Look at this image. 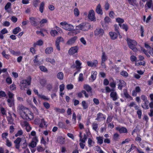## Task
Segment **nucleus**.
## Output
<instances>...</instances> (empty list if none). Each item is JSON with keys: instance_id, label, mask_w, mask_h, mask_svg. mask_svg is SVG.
Here are the masks:
<instances>
[{"instance_id": "1", "label": "nucleus", "mask_w": 153, "mask_h": 153, "mask_svg": "<svg viewBox=\"0 0 153 153\" xmlns=\"http://www.w3.org/2000/svg\"><path fill=\"white\" fill-rule=\"evenodd\" d=\"M21 117L24 119L30 120H31L33 118V113L27 108L25 109L23 112L22 111L20 114Z\"/></svg>"}, {"instance_id": "2", "label": "nucleus", "mask_w": 153, "mask_h": 153, "mask_svg": "<svg viewBox=\"0 0 153 153\" xmlns=\"http://www.w3.org/2000/svg\"><path fill=\"white\" fill-rule=\"evenodd\" d=\"M31 82V78L30 77H28L27 79H23L20 82V86L21 90L25 89L27 88V86L30 85Z\"/></svg>"}, {"instance_id": "3", "label": "nucleus", "mask_w": 153, "mask_h": 153, "mask_svg": "<svg viewBox=\"0 0 153 153\" xmlns=\"http://www.w3.org/2000/svg\"><path fill=\"white\" fill-rule=\"evenodd\" d=\"M127 42L129 48L131 49L134 52H136L137 51V48L136 47L137 43L135 41L128 38L127 39Z\"/></svg>"}, {"instance_id": "4", "label": "nucleus", "mask_w": 153, "mask_h": 153, "mask_svg": "<svg viewBox=\"0 0 153 153\" xmlns=\"http://www.w3.org/2000/svg\"><path fill=\"white\" fill-rule=\"evenodd\" d=\"M91 27V25L88 23H82L76 26V28L77 30L85 31L88 30Z\"/></svg>"}, {"instance_id": "5", "label": "nucleus", "mask_w": 153, "mask_h": 153, "mask_svg": "<svg viewBox=\"0 0 153 153\" xmlns=\"http://www.w3.org/2000/svg\"><path fill=\"white\" fill-rule=\"evenodd\" d=\"M146 12L148 9L151 8L153 11V2L152 0H149L147 1L145 6Z\"/></svg>"}, {"instance_id": "6", "label": "nucleus", "mask_w": 153, "mask_h": 153, "mask_svg": "<svg viewBox=\"0 0 153 153\" xmlns=\"http://www.w3.org/2000/svg\"><path fill=\"white\" fill-rule=\"evenodd\" d=\"M104 33V30L101 28H97L94 31V35L96 36H102Z\"/></svg>"}, {"instance_id": "7", "label": "nucleus", "mask_w": 153, "mask_h": 153, "mask_svg": "<svg viewBox=\"0 0 153 153\" xmlns=\"http://www.w3.org/2000/svg\"><path fill=\"white\" fill-rule=\"evenodd\" d=\"M30 22L32 25L36 27L39 25L38 22L37 21L36 18L33 17H31L29 18Z\"/></svg>"}, {"instance_id": "8", "label": "nucleus", "mask_w": 153, "mask_h": 153, "mask_svg": "<svg viewBox=\"0 0 153 153\" xmlns=\"http://www.w3.org/2000/svg\"><path fill=\"white\" fill-rule=\"evenodd\" d=\"M78 49L77 46L72 47L69 50L68 53L69 55H73L77 52Z\"/></svg>"}, {"instance_id": "9", "label": "nucleus", "mask_w": 153, "mask_h": 153, "mask_svg": "<svg viewBox=\"0 0 153 153\" xmlns=\"http://www.w3.org/2000/svg\"><path fill=\"white\" fill-rule=\"evenodd\" d=\"M88 17V19L91 21H93L95 19V13L93 10H91L89 11Z\"/></svg>"}, {"instance_id": "10", "label": "nucleus", "mask_w": 153, "mask_h": 153, "mask_svg": "<svg viewBox=\"0 0 153 153\" xmlns=\"http://www.w3.org/2000/svg\"><path fill=\"white\" fill-rule=\"evenodd\" d=\"M110 96L113 101L116 100L118 98V97L116 92L115 90L112 91L110 94Z\"/></svg>"}, {"instance_id": "11", "label": "nucleus", "mask_w": 153, "mask_h": 153, "mask_svg": "<svg viewBox=\"0 0 153 153\" xmlns=\"http://www.w3.org/2000/svg\"><path fill=\"white\" fill-rule=\"evenodd\" d=\"M22 141V139L20 137L17 138L14 141V143L15 144V147L17 149L19 148L20 145V143Z\"/></svg>"}, {"instance_id": "12", "label": "nucleus", "mask_w": 153, "mask_h": 153, "mask_svg": "<svg viewBox=\"0 0 153 153\" xmlns=\"http://www.w3.org/2000/svg\"><path fill=\"white\" fill-rule=\"evenodd\" d=\"M119 82L118 88L120 90H122V88L126 86V83L124 81L120 79L119 80Z\"/></svg>"}, {"instance_id": "13", "label": "nucleus", "mask_w": 153, "mask_h": 153, "mask_svg": "<svg viewBox=\"0 0 153 153\" xmlns=\"http://www.w3.org/2000/svg\"><path fill=\"white\" fill-rule=\"evenodd\" d=\"M98 63L97 61L96 60H94L93 62L91 61L87 62L88 66L91 67H96Z\"/></svg>"}, {"instance_id": "14", "label": "nucleus", "mask_w": 153, "mask_h": 153, "mask_svg": "<svg viewBox=\"0 0 153 153\" xmlns=\"http://www.w3.org/2000/svg\"><path fill=\"white\" fill-rule=\"evenodd\" d=\"M77 38V37L76 36L71 38L67 42L66 44L68 45H71L73 44L75 42Z\"/></svg>"}, {"instance_id": "15", "label": "nucleus", "mask_w": 153, "mask_h": 153, "mask_svg": "<svg viewBox=\"0 0 153 153\" xmlns=\"http://www.w3.org/2000/svg\"><path fill=\"white\" fill-rule=\"evenodd\" d=\"M83 88L88 93L92 94V89L89 85H84Z\"/></svg>"}, {"instance_id": "16", "label": "nucleus", "mask_w": 153, "mask_h": 153, "mask_svg": "<svg viewBox=\"0 0 153 153\" xmlns=\"http://www.w3.org/2000/svg\"><path fill=\"white\" fill-rule=\"evenodd\" d=\"M116 130L119 131L120 133H126L127 132V129L124 127L121 128L120 127H117L116 128Z\"/></svg>"}, {"instance_id": "17", "label": "nucleus", "mask_w": 153, "mask_h": 153, "mask_svg": "<svg viewBox=\"0 0 153 153\" xmlns=\"http://www.w3.org/2000/svg\"><path fill=\"white\" fill-rule=\"evenodd\" d=\"M22 125L26 127V129L27 132H29L31 130V128L29 126L28 123L26 121L22 123Z\"/></svg>"}, {"instance_id": "18", "label": "nucleus", "mask_w": 153, "mask_h": 153, "mask_svg": "<svg viewBox=\"0 0 153 153\" xmlns=\"http://www.w3.org/2000/svg\"><path fill=\"white\" fill-rule=\"evenodd\" d=\"M96 11V12L98 14L100 15H102L103 14L102 9L101 8V5L100 4H99L97 5Z\"/></svg>"}, {"instance_id": "19", "label": "nucleus", "mask_w": 153, "mask_h": 153, "mask_svg": "<svg viewBox=\"0 0 153 153\" xmlns=\"http://www.w3.org/2000/svg\"><path fill=\"white\" fill-rule=\"evenodd\" d=\"M109 35L112 39L114 40L117 38L118 35H119L117 33H116L112 32H111L109 33Z\"/></svg>"}, {"instance_id": "20", "label": "nucleus", "mask_w": 153, "mask_h": 153, "mask_svg": "<svg viewBox=\"0 0 153 153\" xmlns=\"http://www.w3.org/2000/svg\"><path fill=\"white\" fill-rule=\"evenodd\" d=\"M57 142L61 144H63L65 143V138L62 137H59L57 138Z\"/></svg>"}, {"instance_id": "21", "label": "nucleus", "mask_w": 153, "mask_h": 153, "mask_svg": "<svg viewBox=\"0 0 153 153\" xmlns=\"http://www.w3.org/2000/svg\"><path fill=\"white\" fill-rule=\"evenodd\" d=\"M63 28L66 30L71 31L73 29V26L71 25L67 24L66 25L63 27Z\"/></svg>"}, {"instance_id": "22", "label": "nucleus", "mask_w": 153, "mask_h": 153, "mask_svg": "<svg viewBox=\"0 0 153 153\" xmlns=\"http://www.w3.org/2000/svg\"><path fill=\"white\" fill-rule=\"evenodd\" d=\"M7 102L10 107H11L14 105V99H8L7 100Z\"/></svg>"}, {"instance_id": "23", "label": "nucleus", "mask_w": 153, "mask_h": 153, "mask_svg": "<svg viewBox=\"0 0 153 153\" xmlns=\"http://www.w3.org/2000/svg\"><path fill=\"white\" fill-rule=\"evenodd\" d=\"M53 48L52 47L47 48L45 50V53L47 54H50L53 51Z\"/></svg>"}, {"instance_id": "24", "label": "nucleus", "mask_w": 153, "mask_h": 153, "mask_svg": "<svg viewBox=\"0 0 153 153\" xmlns=\"http://www.w3.org/2000/svg\"><path fill=\"white\" fill-rule=\"evenodd\" d=\"M101 56V61L105 62L107 59V56L105 52L102 51Z\"/></svg>"}, {"instance_id": "25", "label": "nucleus", "mask_w": 153, "mask_h": 153, "mask_svg": "<svg viewBox=\"0 0 153 153\" xmlns=\"http://www.w3.org/2000/svg\"><path fill=\"white\" fill-rule=\"evenodd\" d=\"M75 63L76 65V69L80 70V69L81 68V63L79 61L77 60L76 61Z\"/></svg>"}, {"instance_id": "26", "label": "nucleus", "mask_w": 153, "mask_h": 153, "mask_svg": "<svg viewBox=\"0 0 153 153\" xmlns=\"http://www.w3.org/2000/svg\"><path fill=\"white\" fill-rule=\"evenodd\" d=\"M57 77L59 80H62L64 77V74L62 72H60L57 74Z\"/></svg>"}, {"instance_id": "27", "label": "nucleus", "mask_w": 153, "mask_h": 153, "mask_svg": "<svg viewBox=\"0 0 153 153\" xmlns=\"http://www.w3.org/2000/svg\"><path fill=\"white\" fill-rule=\"evenodd\" d=\"M144 105H142V107L144 109H148L149 108L148 105L149 103V101L148 100H147L144 102Z\"/></svg>"}, {"instance_id": "28", "label": "nucleus", "mask_w": 153, "mask_h": 153, "mask_svg": "<svg viewBox=\"0 0 153 153\" xmlns=\"http://www.w3.org/2000/svg\"><path fill=\"white\" fill-rule=\"evenodd\" d=\"M96 139L97 140V142L98 143L101 144L103 143V137H97Z\"/></svg>"}, {"instance_id": "29", "label": "nucleus", "mask_w": 153, "mask_h": 153, "mask_svg": "<svg viewBox=\"0 0 153 153\" xmlns=\"http://www.w3.org/2000/svg\"><path fill=\"white\" fill-rule=\"evenodd\" d=\"M54 110L56 112H59L61 113H64L65 111L64 109H60L59 108H55L54 109Z\"/></svg>"}, {"instance_id": "30", "label": "nucleus", "mask_w": 153, "mask_h": 153, "mask_svg": "<svg viewBox=\"0 0 153 153\" xmlns=\"http://www.w3.org/2000/svg\"><path fill=\"white\" fill-rule=\"evenodd\" d=\"M20 31V28L19 27H17L13 30V33L14 34H16Z\"/></svg>"}, {"instance_id": "31", "label": "nucleus", "mask_w": 153, "mask_h": 153, "mask_svg": "<svg viewBox=\"0 0 153 153\" xmlns=\"http://www.w3.org/2000/svg\"><path fill=\"white\" fill-rule=\"evenodd\" d=\"M97 118L96 119V120L97 121H99L100 119L102 118H104V119H105V118L103 117V114L101 113H99L97 114Z\"/></svg>"}, {"instance_id": "32", "label": "nucleus", "mask_w": 153, "mask_h": 153, "mask_svg": "<svg viewBox=\"0 0 153 153\" xmlns=\"http://www.w3.org/2000/svg\"><path fill=\"white\" fill-rule=\"evenodd\" d=\"M44 5L45 3L43 2H42L40 4L39 10L40 12L42 13L43 12Z\"/></svg>"}, {"instance_id": "33", "label": "nucleus", "mask_w": 153, "mask_h": 153, "mask_svg": "<svg viewBox=\"0 0 153 153\" xmlns=\"http://www.w3.org/2000/svg\"><path fill=\"white\" fill-rule=\"evenodd\" d=\"M45 60L47 62H50L52 64H54L55 62L54 59H51L50 58H47Z\"/></svg>"}, {"instance_id": "34", "label": "nucleus", "mask_w": 153, "mask_h": 153, "mask_svg": "<svg viewBox=\"0 0 153 153\" xmlns=\"http://www.w3.org/2000/svg\"><path fill=\"white\" fill-rule=\"evenodd\" d=\"M97 72L96 71H92L91 72V78L93 80H94L96 78L97 75Z\"/></svg>"}, {"instance_id": "35", "label": "nucleus", "mask_w": 153, "mask_h": 153, "mask_svg": "<svg viewBox=\"0 0 153 153\" xmlns=\"http://www.w3.org/2000/svg\"><path fill=\"white\" fill-rule=\"evenodd\" d=\"M26 108L22 105H21L19 107V111L20 114L21 113L22 111L23 112L24 110H25V109H27Z\"/></svg>"}, {"instance_id": "36", "label": "nucleus", "mask_w": 153, "mask_h": 153, "mask_svg": "<svg viewBox=\"0 0 153 153\" xmlns=\"http://www.w3.org/2000/svg\"><path fill=\"white\" fill-rule=\"evenodd\" d=\"M51 35L53 36H55L58 35L59 33L58 32L55 30H52L51 32Z\"/></svg>"}, {"instance_id": "37", "label": "nucleus", "mask_w": 153, "mask_h": 153, "mask_svg": "<svg viewBox=\"0 0 153 153\" xmlns=\"http://www.w3.org/2000/svg\"><path fill=\"white\" fill-rule=\"evenodd\" d=\"M58 126L59 127L61 128H65L66 127L64 123L62 122H59Z\"/></svg>"}, {"instance_id": "38", "label": "nucleus", "mask_w": 153, "mask_h": 153, "mask_svg": "<svg viewBox=\"0 0 153 153\" xmlns=\"http://www.w3.org/2000/svg\"><path fill=\"white\" fill-rule=\"evenodd\" d=\"M109 85L110 87L112 88V89H114L116 87V82L113 80L112 82L110 83Z\"/></svg>"}, {"instance_id": "39", "label": "nucleus", "mask_w": 153, "mask_h": 153, "mask_svg": "<svg viewBox=\"0 0 153 153\" xmlns=\"http://www.w3.org/2000/svg\"><path fill=\"white\" fill-rule=\"evenodd\" d=\"M23 143L21 144L22 147L23 149H25L27 146V144L26 142V140L25 139H23Z\"/></svg>"}, {"instance_id": "40", "label": "nucleus", "mask_w": 153, "mask_h": 153, "mask_svg": "<svg viewBox=\"0 0 153 153\" xmlns=\"http://www.w3.org/2000/svg\"><path fill=\"white\" fill-rule=\"evenodd\" d=\"M36 142L34 141H31V143L29 145V146L31 147L32 148H34L36 145Z\"/></svg>"}, {"instance_id": "41", "label": "nucleus", "mask_w": 153, "mask_h": 153, "mask_svg": "<svg viewBox=\"0 0 153 153\" xmlns=\"http://www.w3.org/2000/svg\"><path fill=\"white\" fill-rule=\"evenodd\" d=\"M40 70L43 72H47L48 70L46 67L43 66L41 65L39 66Z\"/></svg>"}, {"instance_id": "42", "label": "nucleus", "mask_w": 153, "mask_h": 153, "mask_svg": "<svg viewBox=\"0 0 153 153\" xmlns=\"http://www.w3.org/2000/svg\"><path fill=\"white\" fill-rule=\"evenodd\" d=\"M82 105L83 106V108L84 109H86L88 107V105L86 103L85 101H83L82 102Z\"/></svg>"}, {"instance_id": "43", "label": "nucleus", "mask_w": 153, "mask_h": 153, "mask_svg": "<svg viewBox=\"0 0 153 153\" xmlns=\"http://www.w3.org/2000/svg\"><path fill=\"white\" fill-rule=\"evenodd\" d=\"M105 89L106 90V92L109 93L110 92H111L112 91H113L115 90V89H111L108 86H106L105 88Z\"/></svg>"}, {"instance_id": "44", "label": "nucleus", "mask_w": 153, "mask_h": 153, "mask_svg": "<svg viewBox=\"0 0 153 153\" xmlns=\"http://www.w3.org/2000/svg\"><path fill=\"white\" fill-rule=\"evenodd\" d=\"M64 39L63 38L59 37L57 38L56 39V42H57V43H59L60 42H64Z\"/></svg>"}, {"instance_id": "45", "label": "nucleus", "mask_w": 153, "mask_h": 153, "mask_svg": "<svg viewBox=\"0 0 153 153\" xmlns=\"http://www.w3.org/2000/svg\"><path fill=\"white\" fill-rule=\"evenodd\" d=\"M120 74L121 75L123 76L124 77H127L128 76V74L126 71H123L120 73Z\"/></svg>"}, {"instance_id": "46", "label": "nucleus", "mask_w": 153, "mask_h": 153, "mask_svg": "<svg viewBox=\"0 0 153 153\" xmlns=\"http://www.w3.org/2000/svg\"><path fill=\"white\" fill-rule=\"evenodd\" d=\"M74 13L75 15L76 16H78L79 14V11L77 8H76L74 9Z\"/></svg>"}, {"instance_id": "47", "label": "nucleus", "mask_w": 153, "mask_h": 153, "mask_svg": "<svg viewBox=\"0 0 153 153\" xmlns=\"http://www.w3.org/2000/svg\"><path fill=\"white\" fill-rule=\"evenodd\" d=\"M136 148H137L136 146H134L133 144H131V148L126 152V153H129L132 150Z\"/></svg>"}, {"instance_id": "48", "label": "nucleus", "mask_w": 153, "mask_h": 153, "mask_svg": "<svg viewBox=\"0 0 153 153\" xmlns=\"http://www.w3.org/2000/svg\"><path fill=\"white\" fill-rule=\"evenodd\" d=\"M128 2L131 5L134 6L136 4L137 1L136 0H128Z\"/></svg>"}, {"instance_id": "49", "label": "nucleus", "mask_w": 153, "mask_h": 153, "mask_svg": "<svg viewBox=\"0 0 153 153\" xmlns=\"http://www.w3.org/2000/svg\"><path fill=\"white\" fill-rule=\"evenodd\" d=\"M104 22L106 24H108L111 22V19L109 17L106 16L104 18Z\"/></svg>"}, {"instance_id": "50", "label": "nucleus", "mask_w": 153, "mask_h": 153, "mask_svg": "<svg viewBox=\"0 0 153 153\" xmlns=\"http://www.w3.org/2000/svg\"><path fill=\"white\" fill-rule=\"evenodd\" d=\"M45 122L44 119H42L41 120V123L39 125V127L41 128H42L44 126V125H45Z\"/></svg>"}, {"instance_id": "51", "label": "nucleus", "mask_w": 153, "mask_h": 153, "mask_svg": "<svg viewBox=\"0 0 153 153\" xmlns=\"http://www.w3.org/2000/svg\"><path fill=\"white\" fill-rule=\"evenodd\" d=\"M93 129L96 131H97L98 127V125L97 123H93L92 124Z\"/></svg>"}, {"instance_id": "52", "label": "nucleus", "mask_w": 153, "mask_h": 153, "mask_svg": "<svg viewBox=\"0 0 153 153\" xmlns=\"http://www.w3.org/2000/svg\"><path fill=\"white\" fill-rule=\"evenodd\" d=\"M39 97L40 98L42 99L45 100H49V98L47 97L46 96L43 95H39Z\"/></svg>"}, {"instance_id": "53", "label": "nucleus", "mask_w": 153, "mask_h": 153, "mask_svg": "<svg viewBox=\"0 0 153 153\" xmlns=\"http://www.w3.org/2000/svg\"><path fill=\"white\" fill-rule=\"evenodd\" d=\"M137 113L138 115V118L139 119H140L141 117L142 111L140 109H138L137 112Z\"/></svg>"}, {"instance_id": "54", "label": "nucleus", "mask_w": 153, "mask_h": 153, "mask_svg": "<svg viewBox=\"0 0 153 153\" xmlns=\"http://www.w3.org/2000/svg\"><path fill=\"white\" fill-rule=\"evenodd\" d=\"M10 88L11 90H15L16 89V85L14 83H13L10 85Z\"/></svg>"}, {"instance_id": "55", "label": "nucleus", "mask_w": 153, "mask_h": 153, "mask_svg": "<svg viewBox=\"0 0 153 153\" xmlns=\"http://www.w3.org/2000/svg\"><path fill=\"white\" fill-rule=\"evenodd\" d=\"M23 133L21 129L18 131L17 133L16 134L15 136L16 137H17L18 136L22 135Z\"/></svg>"}, {"instance_id": "56", "label": "nucleus", "mask_w": 153, "mask_h": 153, "mask_svg": "<svg viewBox=\"0 0 153 153\" xmlns=\"http://www.w3.org/2000/svg\"><path fill=\"white\" fill-rule=\"evenodd\" d=\"M116 21L119 23H122L124 22V20L123 19L118 18L116 19Z\"/></svg>"}, {"instance_id": "57", "label": "nucleus", "mask_w": 153, "mask_h": 153, "mask_svg": "<svg viewBox=\"0 0 153 153\" xmlns=\"http://www.w3.org/2000/svg\"><path fill=\"white\" fill-rule=\"evenodd\" d=\"M7 95L9 98V99H14L13 98L14 94L8 91L7 93Z\"/></svg>"}, {"instance_id": "58", "label": "nucleus", "mask_w": 153, "mask_h": 153, "mask_svg": "<svg viewBox=\"0 0 153 153\" xmlns=\"http://www.w3.org/2000/svg\"><path fill=\"white\" fill-rule=\"evenodd\" d=\"M6 82L9 84H10L12 83V80L10 77H7L6 79Z\"/></svg>"}, {"instance_id": "59", "label": "nucleus", "mask_w": 153, "mask_h": 153, "mask_svg": "<svg viewBox=\"0 0 153 153\" xmlns=\"http://www.w3.org/2000/svg\"><path fill=\"white\" fill-rule=\"evenodd\" d=\"M122 28L123 29H124L126 31H127L128 29L127 25L125 24H123L122 25Z\"/></svg>"}, {"instance_id": "60", "label": "nucleus", "mask_w": 153, "mask_h": 153, "mask_svg": "<svg viewBox=\"0 0 153 153\" xmlns=\"http://www.w3.org/2000/svg\"><path fill=\"white\" fill-rule=\"evenodd\" d=\"M114 27L115 30L117 32L118 35H120V33L118 30V29L119 28V25H115Z\"/></svg>"}, {"instance_id": "61", "label": "nucleus", "mask_w": 153, "mask_h": 153, "mask_svg": "<svg viewBox=\"0 0 153 153\" xmlns=\"http://www.w3.org/2000/svg\"><path fill=\"white\" fill-rule=\"evenodd\" d=\"M11 4L10 2H8L5 5L4 9L6 10H8L9 8H10L11 7Z\"/></svg>"}, {"instance_id": "62", "label": "nucleus", "mask_w": 153, "mask_h": 153, "mask_svg": "<svg viewBox=\"0 0 153 153\" xmlns=\"http://www.w3.org/2000/svg\"><path fill=\"white\" fill-rule=\"evenodd\" d=\"M40 2V0H35L33 2V5L35 7H37L38 3Z\"/></svg>"}, {"instance_id": "63", "label": "nucleus", "mask_w": 153, "mask_h": 153, "mask_svg": "<svg viewBox=\"0 0 153 153\" xmlns=\"http://www.w3.org/2000/svg\"><path fill=\"white\" fill-rule=\"evenodd\" d=\"M119 136V134L117 133H115L113 135V138L115 140H117Z\"/></svg>"}, {"instance_id": "64", "label": "nucleus", "mask_w": 153, "mask_h": 153, "mask_svg": "<svg viewBox=\"0 0 153 153\" xmlns=\"http://www.w3.org/2000/svg\"><path fill=\"white\" fill-rule=\"evenodd\" d=\"M80 41L84 45H86V42L85 39L83 37H82L80 38Z\"/></svg>"}]
</instances>
